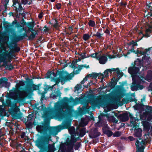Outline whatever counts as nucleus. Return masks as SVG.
I'll use <instances>...</instances> for the list:
<instances>
[{
    "label": "nucleus",
    "mask_w": 152,
    "mask_h": 152,
    "mask_svg": "<svg viewBox=\"0 0 152 152\" xmlns=\"http://www.w3.org/2000/svg\"><path fill=\"white\" fill-rule=\"evenodd\" d=\"M52 73L54 77H51V80L55 83L54 86L58 85L60 82L61 84H63L67 81L66 71L57 70L56 73L52 72Z\"/></svg>",
    "instance_id": "obj_4"
},
{
    "label": "nucleus",
    "mask_w": 152,
    "mask_h": 152,
    "mask_svg": "<svg viewBox=\"0 0 152 152\" xmlns=\"http://www.w3.org/2000/svg\"><path fill=\"white\" fill-rule=\"evenodd\" d=\"M41 79V77L39 76H33L32 79H30L28 77L25 78V79L26 80L24 81V82L26 83V85L25 88H20V90H22V91L18 89L16 90L15 91V94L19 96L18 100L19 102H22L23 101L24 99L23 97V96H27L28 95L32 94L35 91H39V88L42 85V83H40L37 85L34 84L32 79Z\"/></svg>",
    "instance_id": "obj_1"
},
{
    "label": "nucleus",
    "mask_w": 152,
    "mask_h": 152,
    "mask_svg": "<svg viewBox=\"0 0 152 152\" xmlns=\"http://www.w3.org/2000/svg\"><path fill=\"white\" fill-rule=\"evenodd\" d=\"M97 53H92L91 54V55L89 56H91L92 58H96H96L97 57V55L98 54Z\"/></svg>",
    "instance_id": "obj_55"
},
{
    "label": "nucleus",
    "mask_w": 152,
    "mask_h": 152,
    "mask_svg": "<svg viewBox=\"0 0 152 152\" xmlns=\"http://www.w3.org/2000/svg\"><path fill=\"white\" fill-rule=\"evenodd\" d=\"M86 133V129L85 128H83L80 130V133L78 134L80 137H83Z\"/></svg>",
    "instance_id": "obj_29"
},
{
    "label": "nucleus",
    "mask_w": 152,
    "mask_h": 152,
    "mask_svg": "<svg viewBox=\"0 0 152 152\" xmlns=\"http://www.w3.org/2000/svg\"><path fill=\"white\" fill-rule=\"evenodd\" d=\"M122 102L123 104H127L129 102V101L128 98H124L122 99Z\"/></svg>",
    "instance_id": "obj_51"
},
{
    "label": "nucleus",
    "mask_w": 152,
    "mask_h": 152,
    "mask_svg": "<svg viewBox=\"0 0 152 152\" xmlns=\"http://www.w3.org/2000/svg\"><path fill=\"white\" fill-rule=\"evenodd\" d=\"M0 48L4 52L0 54V61H4L7 59V57L9 59L11 60L12 58V55L6 50V47L1 46Z\"/></svg>",
    "instance_id": "obj_6"
},
{
    "label": "nucleus",
    "mask_w": 152,
    "mask_h": 152,
    "mask_svg": "<svg viewBox=\"0 0 152 152\" xmlns=\"http://www.w3.org/2000/svg\"><path fill=\"white\" fill-rule=\"evenodd\" d=\"M44 86L45 87L44 88V90L45 91H47L50 89V86L47 85L46 83H45L44 84Z\"/></svg>",
    "instance_id": "obj_49"
},
{
    "label": "nucleus",
    "mask_w": 152,
    "mask_h": 152,
    "mask_svg": "<svg viewBox=\"0 0 152 152\" xmlns=\"http://www.w3.org/2000/svg\"><path fill=\"white\" fill-rule=\"evenodd\" d=\"M146 8L148 10H149L152 9V7L151 6V4H150V3H146Z\"/></svg>",
    "instance_id": "obj_52"
},
{
    "label": "nucleus",
    "mask_w": 152,
    "mask_h": 152,
    "mask_svg": "<svg viewBox=\"0 0 152 152\" xmlns=\"http://www.w3.org/2000/svg\"><path fill=\"white\" fill-rule=\"evenodd\" d=\"M81 86L80 84H77L75 87V88L76 90L78 91L79 89L81 88Z\"/></svg>",
    "instance_id": "obj_57"
},
{
    "label": "nucleus",
    "mask_w": 152,
    "mask_h": 152,
    "mask_svg": "<svg viewBox=\"0 0 152 152\" xmlns=\"http://www.w3.org/2000/svg\"><path fill=\"white\" fill-rule=\"evenodd\" d=\"M7 80L8 79L7 78L5 77L1 78L0 80V84H1L2 83H5L7 84L8 83L7 82Z\"/></svg>",
    "instance_id": "obj_39"
},
{
    "label": "nucleus",
    "mask_w": 152,
    "mask_h": 152,
    "mask_svg": "<svg viewBox=\"0 0 152 152\" xmlns=\"http://www.w3.org/2000/svg\"><path fill=\"white\" fill-rule=\"evenodd\" d=\"M80 71L78 69L76 70L75 71H73L70 74H69L66 71V75L67 78V80H69L72 79V77L75 75L79 74Z\"/></svg>",
    "instance_id": "obj_17"
},
{
    "label": "nucleus",
    "mask_w": 152,
    "mask_h": 152,
    "mask_svg": "<svg viewBox=\"0 0 152 152\" xmlns=\"http://www.w3.org/2000/svg\"><path fill=\"white\" fill-rule=\"evenodd\" d=\"M20 0H13V4L12 6H14L15 7H15H16L15 6L16 5L17 3L18 4V5L20 3H21L20 2Z\"/></svg>",
    "instance_id": "obj_43"
},
{
    "label": "nucleus",
    "mask_w": 152,
    "mask_h": 152,
    "mask_svg": "<svg viewBox=\"0 0 152 152\" xmlns=\"http://www.w3.org/2000/svg\"><path fill=\"white\" fill-rule=\"evenodd\" d=\"M74 134L75 135H72L71 140L68 142L69 144L72 146H72L75 143L77 140V139L75 138V136H76V134L74 133Z\"/></svg>",
    "instance_id": "obj_21"
},
{
    "label": "nucleus",
    "mask_w": 152,
    "mask_h": 152,
    "mask_svg": "<svg viewBox=\"0 0 152 152\" xmlns=\"http://www.w3.org/2000/svg\"><path fill=\"white\" fill-rule=\"evenodd\" d=\"M144 128L145 129L148 130L150 128V126L148 122H146L143 125Z\"/></svg>",
    "instance_id": "obj_41"
},
{
    "label": "nucleus",
    "mask_w": 152,
    "mask_h": 152,
    "mask_svg": "<svg viewBox=\"0 0 152 152\" xmlns=\"http://www.w3.org/2000/svg\"><path fill=\"white\" fill-rule=\"evenodd\" d=\"M11 104V102L10 100H8L6 102H4V104H3V105L4 106V107H10Z\"/></svg>",
    "instance_id": "obj_44"
},
{
    "label": "nucleus",
    "mask_w": 152,
    "mask_h": 152,
    "mask_svg": "<svg viewBox=\"0 0 152 152\" xmlns=\"http://www.w3.org/2000/svg\"><path fill=\"white\" fill-rule=\"evenodd\" d=\"M98 129L97 128H95L93 130L94 134L93 135V138H95L97 137L100 135V133L98 132Z\"/></svg>",
    "instance_id": "obj_30"
},
{
    "label": "nucleus",
    "mask_w": 152,
    "mask_h": 152,
    "mask_svg": "<svg viewBox=\"0 0 152 152\" xmlns=\"http://www.w3.org/2000/svg\"><path fill=\"white\" fill-rule=\"evenodd\" d=\"M137 120V118L134 117L132 119L130 120V123H132L136 122V121Z\"/></svg>",
    "instance_id": "obj_60"
},
{
    "label": "nucleus",
    "mask_w": 152,
    "mask_h": 152,
    "mask_svg": "<svg viewBox=\"0 0 152 152\" xmlns=\"http://www.w3.org/2000/svg\"><path fill=\"white\" fill-rule=\"evenodd\" d=\"M105 121L103 120H100L99 121L95 124V126L96 127H101L103 126V127H105L106 126L105 125Z\"/></svg>",
    "instance_id": "obj_22"
},
{
    "label": "nucleus",
    "mask_w": 152,
    "mask_h": 152,
    "mask_svg": "<svg viewBox=\"0 0 152 152\" xmlns=\"http://www.w3.org/2000/svg\"><path fill=\"white\" fill-rule=\"evenodd\" d=\"M96 59L99 60V62L100 64H104L107 61L108 58L106 55L104 54L102 56H97Z\"/></svg>",
    "instance_id": "obj_14"
},
{
    "label": "nucleus",
    "mask_w": 152,
    "mask_h": 152,
    "mask_svg": "<svg viewBox=\"0 0 152 152\" xmlns=\"http://www.w3.org/2000/svg\"><path fill=\"white\" fill-rule=\"evenodd\" d=\"M119 4H120V6L124 7H126V6L127 5L126 2H124L122 1H121Z\"/></svg>",
    "instance_id": "obj_61"
},
{
    "label": "nucleus",
    "mask_w": 152,
    "mask_h": 152,
    "mask_svg": "<svg viewBox=\"0 0 152 152\" xmlns=\"http://www.w3.org/2000/svg\"><path fill=\"white\" fill-rule=\"evenodd\" d=\"M152 17V13H151L148 11V13L145 15H144V17L148 20V22L150 23L151 24H152V18H151V17Z\"/></svg>",
    "instance_id": "obj_25"
},
{
    "label": "nucleus",
    "mask_w": 152,
    "mask_h": 152,
    "mask_svg": "<svg viewBox=\"0 0 152 152\" xmlns=\"http://www.w3.org/2000/svg\"><path fill=\"white\" fill-rule=\"evenodd\" d=\"M29 36H28L26 32L23 33V34H21L17 36L14 38L15 41L18 42L19 41L23 40L26 37L28 38Z\"/></svg>",
    "instance_id": "obj_16"
},
{
    "label": "nucleus",
    "mask_w": 152,
    "mask_h": 152,
    "mask_svg": "<svg viewBox=\"0 0 152 152\" xmlns=\"http://www.w3.org/2000/svg\"><path fill=\"white\" fill-rule=\"evenodd\" d=\"M74 99L71 96L69 98V103H73V101H74Z\"/></svg>",
    "instance_id": "obj_59"
},
{
    "label": "nucleus",
    "mask_w": 152,
    "mask_h": 152,
    "mask_svg": "<svg viewBox=\"0 0 152 152\" xmlns=\"http://www.w3.org/2000/svg\"><path fill=\"white\" fill-rule=\"evenodd\" d=\"M117 72V73L118 75H119L120 73V71L119 68H112L111 69H107L105 70L104 72V74L102 73H98V78L100 79L99 77L102 76V81H103V79L106 77H107L109 76L108 72H110L111 73H112V72Z\"/></svg>",
    "instance_id": "obj_7"
},
{
    "label": "nucleus",
    "mask_w": 152,
    "mask_h": 152,
    "mask_svg": "<svg viewBox=\"0 0 152 152\" xmlns=\"http://www.w3.org/2000/svg\"><path fill=\"white\" fill-rule=\"evenodd\" d=\"M104 33L108 35H110V31L109 30V28L108 27H107L106 28V30L104 31Z\"/></svg>",
    "instance_id": "obj_54"
},
{
    "label": "nucleus",
    "mask_w": 152,
    "mask_h": 152,
    "mask_svg": "<svg viewBox=\"0 0 152 152\" xmlns=\"http://www.w3.org/2000/svg\"><path fill=\"white\" fill-rule=\"evenodd\" d=\"M144 77L141 76L140 77L132 80V85L131 86V89L133 91H136L138 90H142L144 88V86L140 85L143 84L145 82Z\"/></svg>",
    "instance_id": "obj_5"
},
{
    "label": "nucleus",
    "mask_w": 152,
    "mask_h": 152,
    "mask_svg": "<svg viewBox=\"0 0 152 152\" xmlns=\"http://www.w3.org/2000/svg\"><path fill=\"white\" fill-rule=\"evenodd\" d=\"M107 125L106 124L105 126V127H103L102 129L103 131V133L107 135L109 137H110L113 135V133L110 130H106V128H107Z\"/></svg>",
    "instance_id": "obj_19"
},
{
    "label": "nucleus",
    "mask_w": 152,
    "mask_h": 152,
    "mask_svg": "<svg viewBox=\"0 0 152 152\" xmlns=\"http://www.w3.org/2000/svg\"><path fill=\"white\" fill-rule=\"evenodd\" d=\"M139 67H136L135 66L129 68L128 72L131 75L132 80L140 77L137 75L139 71Z\"/></svg>",
    "instance_id": "obj_8"
},
{
    "label": "nucleus",
    "mask_w": 152,
    "mask_h": 152,
    "mask_svg": "<svg viewBox=\"0 0 152 152\" xmlns=\"http://www.w3.org/2000/svg\"><path fill=\"white\" fill-rule=\"evenodd\" d=\"M48 124L47 122H45L42 123V125L38 124L36 127L37 130L41 134H46Z\"/></svg>",
    "instance_id": "obj_9"
},
{
    "label": "nucleus",
    "mask_w": 152,
    "mask_h": 152,
    "mask_svg": "<svg viewBox=\"0 0 152 152\" xmlns=\"http://www.w3.org/2000/svg\"><path fill=\"white\" fill-rule=\"evenodd\" d=\"M146 113L147 115H151V118H152V107L149 106L146 107Z\"/></svg>",
    "instance_id": "obj_24"
},
{
    "label": "nucleus",
    "mask_w": 152,
    "mask_h": 152,
    "mask_svg": "<svg viewBox=\"0 0 152 152\" xmlns=\"http://www.w3.org/2000/svg\"><path fill=\"white\" fill-rule=\"evenodd\" d=\"M131 123L132 124L133 127L134 128H135V129H134V130L135 129H137V125L136 122H134V123Z\"/></svg>",
    "instance_id": "obj_63"
},
{
    "label": "nucleus",
    "mask_w": 152,
    "mask_h": 152,
    "mask_svg": "<svg viewBox=\"0 0 152 152\" xmlns=\"http://www.w3.org/2000/svg\"><path fill=\"white\" fill-rule=\"evenodd\" d=\"M16 42L15 41L14 39L12 41V43L9 44L8 45V47L11 50V51L15 52H18L20 51V48L17 46Z\"/></svg>",
    "instance_id": "obj_10"
},
{
    "label": "nucleus",
    "mask_w": 152,
    "mask_h": 152,
    "mask_svg": "<svg viewBox=\"0 0 152 152\" xmlns=\"http://www.w3.org/2000/svg\"><path fill=\"white\" fill-rule=\"evenodd\" d=\"M52 71H48L46 74L45 78H47V79H49L50 78H51V77H52Z\"/></svg>",
    "instance_id": "obj_40"
},
{
    "label": "nucleus",
    "mask_w": 152,
    "mask_h": 152,
    "mask_svg": "<svg viewBox=\"0 0 152 152\" xmlns=\"http://www.w3.org/2000/svg\"><path fill=\"white\" fill-rule=\"evenodd\" d=\"M34 114L33 113H31L28 115L27 118L28 121H31L32 120L33 117H34Z\"/></svg>",
    "instance_id": "obj_50"
},
{
    "label": "nucleus",
    "mask_w": 152,
    "mask_h": 152,
    "mask_svg": "<svg viewBox=\"0 0 152 152\" xmlns=\"http://www.w3.org/2000/svg\"><path fill=\"white\" fill-rule=\"evenodd\" d=\"M138 41H139L138 40L136 41L135 42L134 40H132L129 43H127V45L129 46H130L131 45H132L134 46H137L138 45V44L137 42Z\"/></svg>",
    "instance_id": "obj_33"
},
{
    "label": "nucleus",
    "mask_w": 152,
    "mask_h": 152,
    "mask_svg": "<svg viewBox=\"0 0 152 152\" xmlns=\"http://www.w3.org/2000/svg\"><path fill=\"white\" fill-rule=\"evenodd\" d=\"M4 107L3 104L0 106V112H2L4 111Z\"/></svg>",
    "instance_id": "obj_64"
},
{
    "label": "nucleus",
    "mask_w": 152,
    "mask_h": 152,
    "mask_svg": "<svg viewBox=\"0 0 152 152\" xmlns=\"http://www.w3.org/2000/svg\"><path fill=\"white\" fill-rule=\"evenodd\" d=\"M61 94V93L60 90H57L56 91L55 89L53 92H52L50 95V97L53 99H56L58 97H60Z\"/></svg>",
    "instance_id": "obj_18"
},
{
    "label": "nucleus",
    "mask_w": 152,
    "mask_h": 152,
    "mask_svg": "<svg viewBox=\"0 0 152 152\" xmlns=\"http://www.w3.org/2000/svg\"><path fill=\"white\" fill-rule=\"evenodd\" d=\"M86 52L83 53H81V54L79 53H77L79 55L81 56V58H83V56H85V57H86V58L89 57V56H86Z\"/></svg>",
    "instance_id": "obj_53"
},
{
    "label": "nucleus",
    "mask_w": 152,
    "mask_h": 152,
    "mask_svg": "<svg viewBox=\"0 0 152 152\" xmlns=\"http://www.w3.org/2000/svg\"><path fill=\"white\" fill-rule=\"evenodd\" d=\"M145 105L143 103L139 104L137 106V109H144Z\"/></svg>",
    "instance_id": "obj_45"
},
{
    "label": "nucleus",
    "mask_w": 152,
    "mask_h": 152,
    "mask_svg": "<svg viewBox=\"0 0 152 152\" xmlns=\"http://www.w3.org/2000/svg\"><path fill=\"white\" fill-rule=\"evenodd\" d=\"M31 34L28 37V39L29 40H32L35 38L36 35L37 34V31L35 32H31Z\"/></svg>",
    "instance_id": "obj_28"
},
{
    "label": "nucleus",
    "mask_w": 152,
    "mask_h": 152,
    "mask_svg": "<svg viewBox=\"0 0 152 152\" xmlns=\"http://www.w3.org/2000/svg\"><path fill=\"white\" fill-rule=\"evenodd\" d=\"M61 4L60 3H57L56 4V8L59 10L61 8Z\"/></svg>",
    "instance_id": "obj_58"
},
{
    "label": "nucleus",
    "mask_w": 152,
    "mask_h": 152,
    "mask_svg": "<svg viewBox=\"0 0 152 152\" xmlns=\"http://www.w3.org/2000/svg\"><path fill=\"white\" fill-rule=\"evenodd\" d=\"M136 142L137 144H136V145L137 149L136 152H143L144 148L143 146L141 147H140L139 145H138L139 143V141L138 140H137Z\"/></svg>",
    "instance_id": "obj_27"
},
{
    "label": "nucleus",
    "mask_w": 152,
    "mask_h": 152,
    "mask_svg": "<svg viewBox=\"0 0 152 152\" xmlns=\"http://www.w3.org/2000/svg\"><path fill=\"white\" fill-rule=\"evenodd\" d=\"M22 4L20 3L19 5H18V11L21 12L23 10V8L21 6Z\"/></svg>",
    "instance_id": "obj_56"
},
{
    "label": "nucleus",
    "mask_w": 152,
    "mask_h": 152,
    "mask_svg": "<svg viewBox=\"0 0 152 152\" xmlns=\"http://www.w3.org/2000/svg\"><path fill=\"white\" fill-rule=\"evenodd\" d=\"M73 104L74 105L78 104L79 103L81 104L86 105L88 103L91 104L92 106L96 107L97 104L101 103L102 99L101 97L96 98L94 95L89 94L86 96H81L79 98H76L74 99Z\"/></svg>",
    "instance_id": "obj_3"
},
{
    "label": "nucleus",
    "mask_w": 152,
    "mask_h": 152,
    "mask_svg": "<svg viewBox=\"0 0 152 152\" xmlns=\"http://www.w3.org/2000/svg\"><path fill=\"white\" fill-rule=\"evenodd\" d=\"M98 73H95L93 72L91 74L88 75V76L89 77H92L93 78H96L98 76Z\"/></svg>",
    "instance_id": "obj_36"
},
{
    "label": "nucleus",
    "mask_w": 152,
    "mask_h": 152,
    "mask_svg": "<svg viewBox=\"0 0 152 152\" xmlns=\"http://www.w3.org/2000/svg\"><path fill=\"white\" fill-rule=\"evenodd\" d=\"M119 80V78H118L116 79L115 77H113L111 81L109 83V86L112 88H114Z\"/></svg>",
    "instance_id": "obj_20"
},
{
    "label": "nucleus",
    "mask_w": 152,
    "mask_h": 152,
    "mask_svg": "<svg viewBox=\"0 0 152 152\" xmlns=\"http://www.w3.org/2000/svg\"><path fill=\"white\" fill-rule=\"evenodd\" d=\"M103 33L101 34L100 32L97 31L96 34H93V36H95L97 38L101 39L102 38V36L103 35Z\"/></svg>",
    "instance_id": "obj_31"
},
{
    "label": "nucleus",
    "mask_w": 152,
    "mask_h": 152,
    "mask_svg": "<svg viewBox=\"0 0 152 152\" xmlns=\"http://www.w3.org/2000/svg\"><path fill=\"white\" fill-rule=\"evenodd\" d=\"M49 123L47 125L46 134L48 132L50 135L46 136L41 135L36 140L37 146L39 148L44 149L47 147L49 141L51 140L50 135H56L57 133L60 131L58 126L56 127H51L49 126Z\"/></svg>",
    "instance_id": "obj_2"
},
{
    "label": "nucleus",
    "mask_w": 152,
    "mask_h": 152,
    "mask_svg": "<svg viewBox=\"0 0 152 152\" xmlns=\"http://www.w3.org/2000/svg\"><path fill=\"white\" fill-rule=\"evenodd\" d=\"M28 0H21V4L24 5H26L27 4H28V5L31 4V3L30 2L28 3Z\"/></svg>",
    "instance_id": "obj_48"
},
{
    "label": "nucleus",
    "mask_w": 152,
    "mask_h": 152,
    "mask_svg": "<svg viewBox=\"0 0 152 152\" xmlns=\"http://www.w3.org/2000/svg\"><path fill=\"white\" fill-rule=\"evenodd\" d=\"M71 122L68 120H65L62 122V125H58L60 131L61 130L69 129L71 126Z\"/></svg>",
    "instance_id": "obj_11"
},
{
    "label": "nucleus",
    "mask_w": 152,
    "mask_h": 152,
    "mask_svg": "<svg viewBox=\"0 0 152 152\" xmlns=\"http://www.w3.org/2000/svg\"><path fill=\"white\" fill-rule=\"evenodd\" d=\"M91 35H89L88 34H84L83 36V39L85 40L86 41L89 39Z\"/></svg>",
    "instance_id": "obj_34"
},
{
    "label": "nucleus",
    "mask_w": 152,
    "mask_h": 152,
    "mask_svg": "<svg viewBox=\"0 0 152 152\" xmlns=\"http://www.w3.org/2000/svg\"><path fill=\"white\" fill-rule=\"evenodd\" d=\"M33 124L31 122H29L26 125V127L28 129H31L32 127Z\"/></svg>",
    "instance_id": "obj_47"
},
{
    "label": "nucleus",
    "mask_w": 152,
    "mask_h": 152,
    "mask_svg": "<svg viewBox=\"0 0 152 152\" xmlns=\"http://www.w3.org/2000/svg\"><path fill=\"white\" fill-rule=\"evenodd\" d=\"M123 96V95L122 93H120L116 96L115 99V101L116 102H120L119 105L120 106H122L123 104V103H122V101H121L120 100L121 99Z\"/></svg>",
    "instance_id": "obj_23"
},
{
    "label": "nucleus",
    "mask_w": 152,
    "mask_h": 152,
    "mask_svg": "<svg viewBox=\"0 0 152 152\" xmlns=\"http://www.w3.org/2000/svg\"><path fill=\"white\" fill-rule=\"evenodd\" d=\"M15 15L16 17L17 18H19L20 16L21 15H23V13H18V8L17 7H15Z\"/></svg>",
    "instance_id": "obj_32"
},
{
    "label": "nucleus",
    "mask_w": 152,
    "mask_h": 152,
    "mask_svg": "<svg viewBox=\"0 0 152 152\" xmlns=\"http://www.w3.org/2000/svg\"><path fill=\"white\" fill-rule=\"evenodd\" d=\"M10 113L12 115L13 118L14 119H20L22 118V113H17V111L14 108L11 109L10 110Z\"/></svg>",
    "instance_id": "obj_13"
},
{
    "label": "nucleus",
    "mask_w": 152,
    "mask_h": 152,
    "mask_svg": "<svg viewBox=\"0 0 152 152\" xmlns=\"http://www.w3.org/2000/svg\"><path fill=\"white\" fill-rule=\"evenodd\" d=\"M85 57V56H83V58H79L77 59L75 61L77 63V62L80 61L82 59L86 58V57Z\"/></svg>",
    "instance_id": "obj_62"
},
{
    "label": "nucleus",
    "mask_w": 152,
    "mask_h": 152,
    "mask_svg": "<svg viewBox=\"0 0 152 152\" xmlns=\"http://www.w3.org/2000/svg\"><path fill=\"white\" fill-rule=\"evenodd\" d=\"M135 133L134 134V136L140 137H141L142 135V130L140 128H137L135 130Z\"/></svg>",
    "instance_id": "obj_26"
},
{
    "label": "nucleus",
    "mask_w": 152,
    "mask_h": 152,
    "mask_svg": "<svg viewBox=\"0 0 152 152\" xmlns=\"http://www.w3.org/2000/svg\"><path fill=\"white\" fill-rule=\"evenodd\" d=\"M118 117L119 118V120L123 122H126L129 119L128 113L127 112L119 114Z\"/></svg>",
    "instance_id": "obj_15"
},
{
    "label": "nucleus",
    "mask_w": 152,
    "mask_h": 152,
    "mask_svg": "<svg viewBox=\"0 0 152 152\" xmlns=\"http://www.w3.org/2000/svg\"><path fill=\"white\" fill-rule=\"evenodd\" d=\"M113 134L114 137H118L121 135V133L119 131H116Z\"/></svg>",
    "instance_id": "obj_46"
},
{
    "label": "nucleus",
    "mask_w": 152,
    "mask_h": 152,
    "mask_svg": "<svg viewBox=\"0 0 152 152\" xmlns=\"http://www.w3.org/2000/svg\"><path fill=\"white\" fill-rule=\"evenodd\" d=\"M54 109L53 108L49 109V111H46L44 113L43 117L44 118L45 122L48 123H49L50 119V112H52L54 110Z\"/></svg>",
    "instance_id": "obj_12"
},
{
    "label": "nucleus",
    "mask_w": 152,
    "mask_h": 152,
    "mask_svg": "<svg viewBox=\"0 0 152 152\" xmlns=\"http://www.w3.org/2000/svg\"><path fill=\"white\" fill-rule=\"evenodd\" d=\"M88 24L89 26L92 27H95L96 26L95 22L91 20L89 21Z\"/></svg>",
    "instance_id": "obj_38"
},
{
    "label": "nucleus",
    "mask_w": 152,
    "mask_h": 152,
    "mask_svg": "<svg viewBox=\"0 0 152 152\" xmlns=\"http://www.w3.org/2000/svg\"><path fill=\"white\" fill-rule=\"evenodd\" d=\"M27 25L29 27V28H34V23L33 22H28Z\"/></svg>",
    "instance_id": "obj_42"
},
{
    "label": "nucleus",
    "mask_w": 152,
    "mask_h": 152,
    "mask_svg": "<svg viewBox=\"0 0 152 152\" xmlns=\"http://www.w3.org/2000/svg\"><path fill=\"white\" fill-rule=\"evenodd\" d=\"M5 67L6 68H8V69L10 71L13 69L14 68V67L12 64H10L9 65H8L6 63L5 64Z\"/></svg>",
    "instance_id": "obj_35"
},
{
    "label": "nucleus",
    "mask_w": 152,
    "mask_h": 152,
    "mask_svg": "<svg viewBox=\"0 0 152 152\" xmlns=\"http://www.w3.org/2000/svg\"><path fill=\"white\" fill-rule=\"evenodd\" d=\"M110 119L111 121L115 123H117L118 122V120L116 119L114 116L113 115L110 116Z\"/></svg>",
    "instance_id": "obj_37"
}]
</instances>
